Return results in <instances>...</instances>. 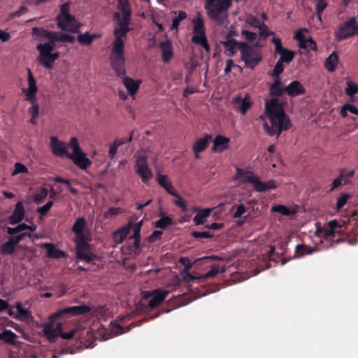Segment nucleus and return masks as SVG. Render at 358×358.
<instances>
[{
  "mask_svg": "<svg viewBox=\"0 0 358 358\" xmlns=\"http://www.w3.org/2000/svg\"><path fill=\"white\" fill-rule=\"evenodd\" d=\"M57 21V27L63 31L76 32L80 28V24L72 15H65Z\"/></svg>",
  "mask_w": 358,
  "mask_h": 358,
  "instance_id": "obj_11",
  "label": "nucleus"
},
{
  "mask_svg": "<svg viewBox=\"0 0 358 358\" xmlns=\"http://www.w3.org/2000/svg\"><path fill=\"white\" fill-rule=\"evenodd\" d=\"M178 199L173 201V203L179 207L182 211H187V206L185 201L182 199L179 195Z\"/></svg>",
  "mask_w": 358,
  "mask_h": 358,
  "instance_id": "obj_63",
  "label": "nucleus"
},
{
  "mask_svg": "<svg viewBox=\"0 0 358 358\" xmlns=\"http://www.w3.org/2000/svg\"><path fill=\"white\" fill-rule=\"evenodd\" d=\"M24 217V208L22 201H17L13 213L9 216V223L12 225L20 223Z\"/></svg>",
  "mask_w": 358,
  "mask_h": 358,
  "instance_id": "obj_20",
  "label": "nucleus"
},
{
  "mask_svg": "<svg viewBox=\"0 0 358 358\" xmlns=\"http://www.w3.org/2000/svg\"><path fill=\"white\" fill-rule=\"evenodd\" d=\"M283 64H284L283 62H282L281 61H279V60H278L277 63L275 64V65L273 69L272 73H271V76H273V78L274 79H278V78L281 79L280 74L284 71Z\"/></svg>",
  "mask_w": 358,
  "mask_h": 358,
  "instance_id": "obj_48",
  "label": "nucleus"
},
{
  "mask_svg": "<svg viewBox=\"0 0 358 358\" xmlns=\"http://www.w3.org/2000/svg\"><path fill=\"white\" fill-rule=\"evenodd\" d=\"M47 249V256L52 259H60L66 256L65 252L57 249L53 243H45L43 245Z\"/></svg>",
  "mask_w": 358,
  "mask_h": 358,
  "instance_id": "obj_28",
  "label": "nucleus"
},
{
  "mask_svg": "<svg viewBox=\"0 0 358 358\" xmlns=\"http://www.w3.org/2000/svg\"><path fill=\"white\" fill-rule=\"evenodd\" d=\"M31 234L27 232L20 233L16 236H11L9 238L8 241L15 247L22 240H23L25 237L29 236L31 237Z\"/></svg>",
  "mask_w": 358,
  "mask_h": 358,
  "instance_id": "obj_50",
  "label": "nucleus"
},
{
  "mask_svg": "<svg viewBox=\"0 0 358 358\" xmlns=\"http://www.w3.org/2000/svg\"><path fill=\"white\" fill-rule=\"evenodd\" d=\"M246 22L254 28H257L262 23L257 17L252 15H250L247 18Z\"/></svg>",
  "mask_w": 358,
  "mask_h": 358,
  "instance_id": "obj_61",
  "label": "nucleus"
},
{
  "mask_svg": "<svg viewBox=\"0 0 358 358\" xmlns=\"http://www.w3.org/2000/svg\"><path fill=\"white\" fill-rule=\"evenodd\" d=\"M193 36L192 42L196 45L201 46L206 52H210V46L208 44L206 34V27L204 20L200 15L193 19Z\"/></svg>",
  "mask_w": 358,
  "mask_h": 358,
  "instance_id": "obj_4",
  "label": "nucleus"
},
{
  "mask_svg": "<svg viewBox=\"0 0 358 358\" xmlns=\"http://www.w3.org/2000/svg\"><path fill=\"white\" fill-rule=\"evenodd\" d=\"M90 308L86 305H80L76 306H71L65 308L60 311L55 313L53 315V317H57L63 314H71L73 315H85L90 311Z\"/></svg>",
  "mask_w": 358,
  "mask_h": 358,
  "instance_id": "obj_18",
  "label": "nucleus"
},
{
  "mask_svg": "<svg viewBox=\"0 0 358 358\" xmlns=\"http://www.w3.org/2000/svg\"><path fill=\"white\" fill-rule=\"evenodd\" d=\"M15 246L9 241L4 243L1 249L2 255H11L15 251Z\"/></svg>",
  "mask_w": 358,
  "mask_h": 358,
  "instance_id": "obj_52",
  "label": "nucleus"
},
{
  "mask_svg": "<svg viewBox=\"0 0 358 358\" xmlns=\"http://www.w3.org/2000/svg\"><path fill=\"white\" fill-rule=\"evenodd\" d=\"M123 39L115 37L110 55L111 68L118 76H124L126 74Z\"/></svg>",
  "mask_w": 358,
  "mask_h": 358,
  "instance_id": "obj_2",
  "label": "nucleus"
},
{
  "mask_svg": "<svg viewBox=\"0 0 358 358\" xmlns=\"http://www.w3.org/2000/svg\"><path fill=\"white\" fill-rule=\"evenodd\" d=\"M67 157L71 159L81 169H86L92 164V162L83 151L75 153V155L69 154Z\"/></svg>",
  "mask_w": 358,
  "mask_h": 358,
  "instance_id": "obj_19",
  "label": "nucleus"
},
{
  "mask_svg": "<svg viewBox=\"0 0 358 358\" xmlns=\"http://www.w3.org/2000/svg\"><path fill=\"white\" fill-rule=\"evenodd\" d=\"M212 138L210 134H206L203 137L199 138L193 145L194 152H201L204 151Z\"/></svg>",
  "mask_w": 358,
  "mask_h": 358,
  "instance_id": "obj_29",
  "label": "nucleus"
},
{
  "mask_svg": "<svg viewBox=\"0 0 358 358\" xmlns=\"http://www.w3.org/2000/svg\"><path fill=\"white\" fill-rule=\"evenodd\" d=\"M28 173L27 168L22 164L17 162L15 164V169L13 171L12 175L15 176L19 173Z\"/></svg>",
  "mask_w": 358,
  "mask_h": 358,
  "instance_id": "obj_55",
  "label": "nucleus"
},
{
  "mask_svg": "<svg viewBox=\"0 0 358 358\" xmlns=\"http://www.w3.org/2000/svg\"><path fill=\"white\" fill-rule=\"evenodd\" d=\"M172 224H173V220L168 216L163 215L159 220L156 222L155 227L157 228L164 229L167 227L171 226Z\"/></svg>",
  "mask_w": 358,
  "mask_h": 358,
  "instance_id": "obj_42",
  "label": "nucleus"
},
{
  "mask_svg": "<svg viewBox=\"0 0 358 358\" xmlns=\"http://www.w3.org/2000/svg\"><path fill=\"white\" fill-rule=\"evenodd\" d=\"M346 87L345 92L348 96H353L355 94L358 93V85L351 80L346 82Z\"/></svg>",
  "mask_w": 358,
  "mask_h": 358,
  "instance_id": "obj_43",
  "label": "nucleus"
},
{
  "mask_svg": "<svg viewBox=\"0 0 358 358\" xmlns=\"http://www.w3.org/2000/svg\"><path fill=\"white\" fill-rule=\"evenodd\" d=\"M230 139L222 135H217L213 141L212 150L213 152H223L228 149Z\"/></svg>",
  "mask_w": 358,
  "mask_h": 358,
  "instance_id": "obj_26",
  "label": "nucleus"
},
{
  "mask_svg": "<svg viewBox=\"0 0 358 358\" xmlns=\"http://www.w3.org/2000/svg\"><path fill=\"white\" fill-rule=\"evenodd\" d=\"M48 194V189L45 187L41 189L40 192L35 194L34 202L37 204L41 203Z\"/></svg>",
  "mask_w": 358,
  "mask_h": 358,
  "instance_id": "obj_51",
  "label": "nucleus"
},
{
  "mask_svg": "<svg viewBox=\"0 0 358 358\" xmlns=\"http://www.w3.org/2000/svg\"><path fill=\"white\" fill-rule=\"evenodd\" d=\"M355 175V171L351 170L348 171L346 169H341L340 171L339 176L334 179L332 182V187L331 190H334L338 188L341 185H346L349 183L348 179L353 177Z\"/></svg>",
  "mask_w": 358,
  "mask_h": 358,
  "instance_id": "obj_21",
  "label": "nucleus"
},
{
  "mask_svg": "<svg viewBox=\"0 0 358 358\" xmlns=\"http://www.w3.org/2000/svg\"><path fill=\"white\" fill-rule=\"evenodd\" d=\"M187 17V13L185 11H179L177 17L172 20L171 29L177 30L181 21Z\"/></svg>",
  "mask_w": 358,
  "mask_h": 358,
  "instance_id": "obj_47",
  "label": "nucleus"
},
{
  "mask_svg": "<svg viewBox=\"0 0 358 358\" xmlns=\"http://www.w3.org/2000/svg\"><path fill=\"white\" fill-rule=\"evenodd\" d=\"M123 210L119 207L113 208L110 207L107 211L103 213V217L106 219L112 218L118 214L122 213Z\"/></svg>",
  "mask_w": 358,
  "mask_h": 358,
  "instance_id": "obj_49",
  "label": "nucleus"
},
{
  "mask_svg": "<svg viewBox=\"0 0 358 358\" xmlns=\"http://www.w3.org/2000/svg\"><path fill=\"white\" fill-rule=\"evenodd\" d=\"M316 249L313 247L306 245L299 244L296 246L295 248L294 257L299 258L305 255H310Z\"/></svg>",
  "mask_w": 358,
  "mask_h": 358,
  "instance_id": "obj_35",
  "label": "nucleus"
},
{
  "mask_svg": "<svg viewBox=\"0 0 358 358\" xmlns=\"http://www.w3.org/2000/svg\"><path fill=\"white\" fill-rule=\"evenodd\" d=\"M131 227V226L123 227L115 231L113 234V239L114 242L117 244L122 243L129 233Z\"/></svg>",
  "mask_w": 358,
  "mask_h": 358,
  "instance_id": "obj_32",
  "label": "nucleus"
},
{
  "mask_svg": "<svg viewBox=\"0 0 358 358\" xmlns=\"http://www.w3.org/2000/svg\"><path fill=\"white\" fill-rule=\"evenodd\" d=\"M271 212L279 213H280L283 215H286V216L294 215L296 213V210L294 209L288 208L284 205L273 206L271 208Z\"/></svg>",
  "mask_w": 358,
  "mask_h": 358,
  "instance_id": "obj_38",
  "label": "nucleus"
},
{
  "mask_svg": "<svg viewBox=\"0 0 358 358\" xmlns=\"http://www.w3.org/2000/svg\"><path fill=\"white\" fill-rule=\"evenodd\" d=\"M69 6L68 3H64L61 6L60 13L57 15V20L70 15L69 13Z\"/></svg>",
  "mask_w": 358,
  "mask_h": 358,
  "instance_id": "obj_64",
  "label": "nucleus"
},
{
  "mask_svg": "<svg viewBox=\"0 0 358 358\" xmlns=\"http://www.w3.org/2000/svg\"><path fill=\"white\" fill-rule=\"evenodd\" d=\"M241 34L245 38V39L249 42L255 41L257 37L256 33L248 30H243Z\"/></svg>",
  "mask_w": 358,
  "mask_h": 358,
  "instance_id": "obj_58",
  "label": "nucleus"
},
{
  "mask_svg": "<svg viewBox=\"0 0 358 358\" xmlns=\"http://www.w3.org/2000/svg\"><path fill=\"white\" fill-rule=\"evenodd\" d=\"M27 81L29 87L25 91L26 100L29 101L30 103L36 102V94L37 93L38 88L36 81L29 69H28Z\"/></svg>",
  "mask_w": 358,
  "mask_h": 358,
  "instance_id": "obj_14",
  "label": "nucleus"
},
{
  "mask_svg": "<svg viewBox=\"0 0 358 358\" xmlns=\"http://www.w3.org/2000/svg\"><path fill=\"white\" fill-rule=\"evenodd\" d=\"M31 103L32 104V106L28 110L29 113L31 115L30 122L32 124H36V118H37L38 116L39 106L36 101Z\"/></svg>",
  "mask_w": 358,
  "mask_h": 358,
  "instance_id": "obj_46",
  "label": "nucleus"
},
{
  "mask_svg": "<svg viewBox=\"0 0 358 358\" xmlns=\"http://www.w3.org/2000/svg\"><path fill=\"white\" fill-rule=\"evenodd\" d=\"M225 272V268L222 267L221 269L220 268V266L217 264H214L211 266L210 269L206 272L204 274H202L199 276V278L201 279H206V278H211L216 276L220 273H224Z\"/></svg>",
  "mask_w": 358,
  "mask_h": 358,
  "instance_id": "obj_37",
  "label": "nucleus"
},
{
  "mask_svg": "<svg viewBox=\"0 0 358 358\" xmlns=\"http://www.w3.org/2000/svg\"><path fill=\"white\" fill-rule=\"evenodd\" d=\"M257 28L259 30V36H260V37L267 38L268 36L274 34V33L273 31H270L268 30V26L266 24L263 23V22H262L260 24V26L258 27Z\"/></svg>",
  "mask_w": 358,
  "mask_h": 358,
  "instance_id": "obj_53",
  "label": "nucleus"
},
{
  "mask_svg": "<svg viewBox=\"0 0 358 358\" xmlns=\"http://www.w3.org/2000/svg\"><path fill=\"white\" fill-rule=\"evenodd\" d=\"M236 178L243 179L245 181L252 184L257 192H262L276 187L275 182L273 180L264 182L261 181L252 171H245L242 169L236 168Z\"/></svg>",
  "mask_w": 358,
  "mask_h": 358,
  "instance_id": "obj_3",
  "label": "nucleus"
},
{
  "mask_svg": "<svg viewBox=\"0 0 358 358\" xmlns=\"http://www.w3.org/2000/svg\"><path fill=\"white\" fill-rule=\"evenodd\" d=\"M241 59L245 62L246 67L253 69L262 60L261 53L253 45H250L247 43H241Z\"/></svg>",
  "mask_w": 358,
  "mask_h": 358,
  "instance_id": "obj_5",
  "label": "nucleus"
},
{
  "mask_svg": "<svg viewBox=\"0 0 358 358\" xmlns=\"http://www.w3.org/2000/svg\"><path fill=\"white\" fill-rule=\"evenodd\" d=\"M86 225V220L84 217L78 218L72 227V231L76 235H80L83 234L84 228Z\"/></svg>",
  "mask_w": 358,
  "mask_h": 358,
  "instance_id": "obj_40",
  "label": "nucleus"
},
{
  "mask_svg": "<svg viewBox=\"0 0 358 358\" xmlns=\"http://www.w3.org/2000/svg\"><path fill=\"white\" fill-rule=\"evenodd\" d=\"M157 180L159 185L162 186L168 194L178 197V193L173 186L171 182L169 180L168 176L159 173Z\"/></svg>",
  "mask_w": 358,
  "mask_h": 358,
  "instance_id": "obj_24",
  "label": "nucleus"
},
{
  "mask_svg": "<svg viewBox=\"0 0 358 358\" xmlns=\"http://www.w3.org/2000/svg\"><path fill=\"white\" fill-rule=\"evenodd\" d=\"M16 308L17 310V315L15 316V318L17 320L24 321L32 318L31 313L24 308L21 303L17 302L16 303Z\"/></svg>",
  "mask_w": 358,
  "mask_h": 358,
  "instance_id": "obj_34",
  "label": "nucleus"
},
{
  "mask_svg": "<svg viewBox=\"0 0 358 358\" xmlns=\"http://www.w3.org/2000/svg\"><path fill=\"white\" fill-rule=\"evenodd\" d=\"M61 34L55 31H50L43 28L34 27L32 29V34L36 37L45 38L49 41L55 43L57 41H62Z\"/></svg>",
  "mask_w": 358,
  "mask_h": 358,
  "instance_id": "obj_15",
  "label": "nucleus"
},
{
  "mask_svg": "<svg viewBox=\"0 0 358 358\" xmlns=\"http://www.w3.org/2000/svg\"><path fill=\"white\" fill-rule=\"evenodd\" d=\"M135 168L136 173L141 176L144 183L152 178V173L148 166V157L145 155H140L137 157Z\"/></svg>",
  "mask_w": 358,
  "mask_h": 358,
  "instance_id": "obj_7",
  "label": "nucleus"
},
{
  "mask_svg": "<svg viewBox=\"0 0 358 358\" xmlns=\"http://www.w3.org/2000/svg\"><path fill=\"white\" fill-rule=\"evenodd\" d=\"M162 59L164 63H169L173 56V51L169 43H162L161 45Z\"/></svg>",
  "mask_w": 358,
  "mask_h": 358,
  "instance_id": "obj_39",
  "label": "nucleus"
},
{
  "mask_svg": "<svg viewBox=\"0 0 358 358\" xmlns=\"http://www.w3.org/2000/svg\"><path fill=\"white\" fill-rule=\"evenodd\" d=\"M241 43H246L243 41H237L234 38H227L226 41L222 42V45L224 48V53L229 57H233L238 50L241 52L243 48Z\"/></svg>",
  "mask_w": 358,
  "mask_h": 358,
  "instance_id": "obj_17",
  "label": "nucleus"
},
{
  "mask_svg": "<svg viewBox=\"0 0 358 358\" xmlns=\"http://www.w3.org/2000/svg\"><path fill=\"white\" fill-rule=\"evenodd\" d=\"M315 2L316 13H322L327 6L325 0H313Z\"/></svg>",
  "mask_w": 358,
  "mask_h": 358,
  "instance_id": "obj_60",
  "label": "nucleus"
},
{
  "mask_svg": "<svg viewBox=\"0 0 358 358\" xmlns=\"http://www.w3.org/2000/svg\"><path fill=\"white\" fill-rule=\"evenodd\" d=\"M51 148L54 155L57 157L66 156L69 153L67 152L66 147L62 141H60L55 136L50 138Z\"/></svg>",
  "mask_w": 358,
  "mask_h": 358,
  "instance_id": "obj_22",
  "label": "nucleus"
},
{
  "mask_svg": "<svg viewBox=\"0 0 358 358\" xmlns=\"http://www.w3.org/2000/svg\"><path fill=\"white\" fill-rule=\"evenodd\" d=\"M287 93L286 86H284L282 79H274L269 87V94L273 98L267 101L265 110L269 120L271 126L267 122L264 128L270 136H279L282 131L288 130L292 127L291 120L286 115L282 103L275 97L281 96Z\"/></svg>",
  "mask_w": 358,
  "mask_h": 358,
  "instance_id": "obj_1",
  "label": "nucleus"
},
{
  "mask_svg": "<svg viewBox=\"0 0 358 358\" xmlns=\"http://www.w3.org/2000/svg\"><path fill=\"white\" fill-rule=\"evenodd\" d=\"M38 62L45 69H52L54 63L52 59V53L39 52Z\"/></svg>",
  "mask_w": 358,
  "mask_h": 358,
  "instance_id": "obj_30",
  "label": "nucleus"
},
{
  "mask_svg": "<svg viewBox=\"0 0 358 358\" xmlns=\"http://www.w3.org/2000/svg\"><path fill=\"white\" fill-rule=\"evenodd\" d=\"M69 146L72 148L73 149V154L75 155V153H78V152L82 151L78 138L76 137H72L69 143Z\"/></svg>",
  "mask_w": 358,
  "mask_h": 358,
  "instance_id": "obj_54",
  "label": "nucleus"
},
{
  "mask_svg": "<svg viewBox=\"0 0 358 358\" xmlns=\"http://www.w3.org/2000/svg\"><path fill=\"white\" fill-rule=\"evenodd\" d=\"M272 43L275 45V53L280 55L279 61L289 64L294 59L295 52L285 48L282 45V41L280 38L274 37L272 39Z\"/></svg>",
  "mask_w": 358,
  "mask_h": 358,
  "instance_id": "obj_8",
  "label": "nucleus"
},
{
  "mask_svg": "<svg viewBox=\"0 0 358 358\" xmlns=\"http://www.w3.org/2000/svg\"><path fill=\"white\" fill-rule=\"evenodd\" d=\"M169 293V291L160 289H155L152 292H143V300L150 299L148 301V306L153 308L163 302Z\"/></svg>",
  "mask_w": 358,
  "mask_h": 358,
  "instance_id": "obj_9",
  "label": "nucleus"
},
{
  "mask_svg": "<svg viewBox=\"0 0 358 358\" xmlns=\"http://www.w3.org/2000/svg\"><path fill=\"white\" fill-rule=\"evenodd\" d=\"M356 35H358V22L355 17L341 24L335 31L336 39L338 41Z\"/></svg>",
  "mask_w": 358,
  "mask_h": 358,
  "instance_id": "obj_6",
  "label": "nucleus"
},
{
  "mask_svg": "<svg viewBox=\"0 0 358 358\" xmlns=\"http://www.w3.org/2000/svg\"><path fill=\"white\" fill-rule=\"evenodd\" d=\"M141 83V80H134L128 76H124L123 78V84L131 96H134L136 94Z\"/></svg>",
  "mask_w": 358,
  "mask_h": 358,
  "instance_id": "obj_27",
  "label": "nucleus"
},
{
  "mask_svg": "<svg viewBox=\"0 0 358 358\" xmlns=\"http://www.w3.org/2000/svg\"><path fill=\"white\" fill-rule=\"evenodd\" d=\"M116 23L113 34L115 37L120 38H126L127 34L131 31L129 24L131 19H113Z\"/></svg>",
  "mask_w": 358,
  "mask_h": 358,
  "instance_id": "obj_13",
  "label": "nucleus"
},
{
  "mask_svg": "<svg viewBox=\"0 0 358 358\" xmlns=\"http://www.w3.org/2000/svg\"><path fill=\"white\" fill-rule=\"evenodd\" d=\"M232 104L234 108L238 109L242 114H245L252 106L250 96L246 94L243 98L238 95L233 99Z\"/></svg>",
  "mask_w": 358,
  "mask_h": 358,
  "instance_id": "obj_16",
  "label": "nucleus"
},
{
  "mask_svg": "<svg viewBox=\"0 0 358 358\" xmlns=\"http://www.w3.org/2000/svg\"><path fill=\"white\" fill-rule=\"evenodd\" d=\"M211 210H212L210 208H206V209L200 210L194 216V217L193 219L194 222L196 225H201V224H204V222H206V217H208L210 215Z\"/></svg>",
  "mask_w": 358,
  "mask_h": 358,
  "instance_id": "obj_36",
  "label": "nucleus"
},
{
  "mask_svg": "<svg viewBox=\"0 0 358 358\" xmlns=\"http://www.w3.org/2000/svg\"><path fill=\"white\" fill-rule=\"evenodd\" d=\"M338 227V222L336 220H331L327 223V226L321 228L319 231L325 237L334 236L336 229Z\"/></svg>",
  "mask_w": 358,
  "mask_h": 358,
  "instance_id": "obj_31",
  "label": "nucleus"
},
{
  "mask_svg": "<svg viewBox=\"0 0 358 358\" xmlns=\"http://www.w3.org/2000/svg\"><path fill=\"white\" fill-rule=\"evenodd\" d=\"M143 224V221H140L136 223L133 226L134 235L131 238H141V229Z\"/></svg>",
  "mask_w": 358,
  "mask_h": 358,
  "instance_id": "obj_62",
  "label": "nucleus"
},
{
  "mask_svg": "<svg viewBox=\"0 0 358 358\" xmlns=\"http://www.w3.org/2000/svg\"><path fill=\"white\" fill-rule=\"evenodd\" d=\"M53 205V201H50L47 202L45 205H43L41 207H39L37 208V212L41 214V215H46L50 208H52Z\"/></svg>",
  "mask_w": 358,
  "mask_h": 358,
  "instance_id": "obj_57",
  "label": "nucleus"
},
{
  "mask_svg": "<svg viewBox=\"0 0 358 358\" xmlns=\"http://www.w3.org/2000/svg\"><path fill=\"white\" fill-rule=\"evenodd\" d=\"M76 257L87 263H90L96 258V255L90 251L89 244L84 241L76 245Z\"/></svg>",
  "mask_w": 358,
  "mask_h": 358,
  "instance_id": "obj_12",
  "label": "nucleus"
},
{
  "mask_svg": "<svg viewBox=\"0 0 358 358\" xmlns=\"http://www.w3.org/2000/svg\"><path fill=\"white\" fill-rule=\"evenodd\" d=\"M349 197L348 194H343L338 199L336 203V208L338 210L341 209L346 204Z\"/></svg>",
  "mask_w": 358,
  "mask_h": 358,
  "instance_id": "obj_59",
  "label": "nucleus"
},
{
  "mask_svg": "<svg viewBox=\"0 0 358 358\" xmlns=\"http://www.w3.org/2000/svg\"><path fill=\"white\" fill-rule=\"evenodd\" d=\"M15 338L16 334L10 330L6 329L3 330L1 334H0V340L4 341L6 343H14Z\"/></svg>",
  "mask_w": 358,
  "mask_h": 358,
  "instance_id": "obj_41",
  "label": "nucleus"
},
{
  "mask_svg": "<svg viewBox=\"0 0 358 358\" xmlns=\"http://www.w3.org/2000/svg\"><path fill=\"white\" fill-rule=\"evenodd\" d=\"M55 48V43L50 42L49 41L45 43L38 44L36 46V49L39 52H48V53H52V50H54Z\"/></svg>",
  "mask_w": 358,
  "mask_h": 358,
  "instance_id": "obj_44",
  "label": "nucleus"
},
{
  "mask_svg": "<svg viewBox=\"0 0 358 358\" xmlns=\"http://www.w3.org/2000/svg\"><path fill=\"white\" fill-rule=\"evenodd\" d=\"M287 94L292 97L303 95L306 93V89L298 80L291 82L286 86Z\"/></svg>",
  "mask_w": 358,
  "mask_h": 358,
  "instance_id": "obj_25",
  "label": "nucleus"
},
{
  "mask_svg": "<svg viewBox=\"0 0 358 358\" xmlns=\"http://www.w3.org/2000/svg\"><path fill=\"white\" fill-rule=\"evenodd\" d=\"M338 62V56L333 52L325 60L324 66L330 72L336 70V67Z\"/></svg>",
  "mask_w": 358,
  "mask_h": 358,
  "instance_id": "obj_33",
  "label": "nucleus"
},
{
  "mask_svg": "<svg viewBox=\"0 0 358 358\" xmlns=\"http://www.w3.org/2000/svg\"><path fill=\"white\" fill-rule=\"evenodd\" d=\"M192 236L196 240L201 238H209L212 237V235L208 231H192Z\"/></svg>",
  "mask_w": 358,
  "mask_h": 358,
  "instance_id": "obj_56",
  "label": "nucleus"
},
{
  "mask_svg": "<svg viewBox=\"0 0 358 358\" xmlns=\"http://www.w3.org/2000/svg\"><path fill=\"white\" fill-rule=\"evenodd\" d=\"M77 40L82 45L88 46L92 43V38H90V34L89 32H85L84 34L80 33L78 35Z\"/></svg>",
  "mask_w": 358,
  "mask_h": 358,
  "instance_id": "obj_45",
  "label": "nucleus"
},
{
  "mask_svg": "<svg viewBox=\"0 0 358 358\" xmlns=\"http://www.w3.org/2000/svg\"><path fill=\"white\" fill-rule=\"evenodd\" d=\"M62 329L60 323L56 324L55 327L53 324L49 323L44 327L43 334L49 341H53L57 336H60Z\"/></svg>",
  "mask_w": 358,
  "mask_h": 358,
  "instance_id": "obj_23",
  "label": "nucleus"
},
{
  "mask_svg": "<svg viewBox=\"0 0 358 358\" xmlns=\"http://www.w3.org/2000/svg\"><path fill=\"white\" fill-rule=\"evenodd\" d=\"M118 12H115L113 19H131L132 10L129 0H117Z\"/></svg>",
  "mask_w": 358,
  "mask_h": 358,
  "instance_id": "obj_10",
  "label": "nucleus"
}]
</instances>
